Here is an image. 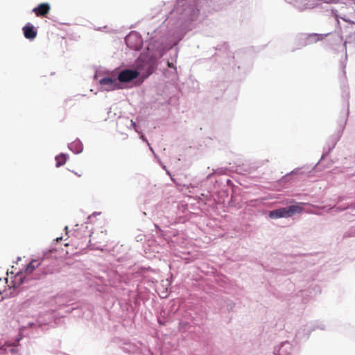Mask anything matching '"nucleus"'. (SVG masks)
<instances>
[{"label":"nucleus","mask_w":355,"mask_h":355,"mask_svg":"<svg viewBox=\"0 0 355 355\" xmlns=\"http://www.w3.org/2000/svg\"><path fill=\"white\" fill-rule=\"evenodd\" d=\"M300 336V331H298V332L297 333V334H296V336Z\"/></svg>","instance_id":"50"},{"label":"nucleus","mask_w":355,"mask_h":355,"mask_svg":"<svg viewBox=\"0 0 355 355\" xmlns=\"http://www.w3.org/2000/svg\"><path fill=\"white\" fill-rule=\"evenodd\" d=\"M102 28H103L99 27V28H98V30H101Z\"/></svg>","instance_id":"55"},{"label":"nucleus","mask_w":355,"mask_h":355,"mask_svg":"<svg viewBox=\"0 0 355 355\" xmlns=\"http://www.w3.org/2000/svg\"><path fill=\"white\" fill-rule=\"evenodd\" d=\"M216 90H217V89H216V88H215V87H214V88L212 89V92H213L214 94H215V93H218V92H216Z\"/></svg>","instance_id":"45"},{"label":"nucleus","mask_w":355,"mask_h":355,"mask_svg":"<svg viewBox=\"0 0 355 355\" xmlns=\"http://www.w3.org/2000/svg\"><path fill=\"white\" fill-rule=\"evenodd\" d=\"M343 97L346 101V105L340 112L339 118L337 120L338 127L336 131L327 139L325 146L323 148L322 156L318 163L313 166L312 170H315L320 163L331 153L343 136L349 114V103L348 101L349 98V93L347 92L345 94H343Z\"/></svg>","instance_id":"3"},{"label":"nucleus","mask_w":355,"mask_h":355,"mask_svg":"<svg viewBox=\"0 0 355 355\" xmlns=\"http://www.w3.org/2000/svg\"><path fill=\"white\" fill-rule=\"evenodd\" d=\"M302 205H306V203L294 202L286 207H279L268 211H266L265 214L271 219L287 218L295 214L302 213L304 211L302 207Z\"/></svg>","instance_id":"4"},{"label":"nucleus","mask_w":355,"mask_h":355,"mask_svg":"<svg viewBox=\"0 0 355 355\" xmlns=\"http://www.w3.org/2000/svg\"><path fill=\"white\" fill-rule=\"evenodd\" d=\"M3 300V297L2 296V293L0 291V302L2 301Z\"/></svg>","instance_id":"44"},{"label":"nucleus","mask_w":355,"mask_h":355,"mask_svg":"<svg viewBox=\"0 0 355 355\" xmlns=\"http://www.w3.org/2000/svg\"><path fill=\"white\" fill-rule=\"evenodd\" d=\"M23 338L22 329H20L15 338L6 341L3 345L0 346V355L6 354L8 352L11 355H21L19 347L20 346V341Z\"/></svg>","instance_id":"6"},{"label":"nucleus","mask_w":355,"mask_h":355,"mask_svg":"<svg viewBox=\"0 0 355 355\" xmlns=\"http://www.w3.org/2000/svg\"><path fill=\"white\" fill-rule=\"evenodd\" d=\"M352 236H355V227L350 228L347 232H346L344 234V236H343L344 238L352 237Z\"/></svg>","instance_id":"30"},{"label":"nucleus","mask_w":355,"mask_h":355,"mask_svg":"<svg viewBox=\"0 0 355 355\" xmlns=\"http://www.w3.org/2000/svg\"><path fill=\"white\" fill-rule=\"evenodd\" d=\"M75 173L76 175L79 176V177L80 176V175H78V173Z\"/></svg>","instance_id":"54"},{"label":"nucleus","mask_w":355,"mask_h":355,"mask_svg":"<svg viewBox=\"0 0 355 355\" xmlns=\"http://www.w3.org/2000/svg\"><path fill=\"white\" fill-rule=\"evenodd\" d=\"M121 349L124 352L132 355H139L141 352L139 347L132 343H124V345Z\"/></svg>","instance_id":"21"},{"label":"nucleus","mask_w":355,"mask_h":355,"mask_svg":"<svg viewBox=\"0 0 355 355\" xmlns=\"http://www.w3.org/2000/svg\"><path fill=\"white\" fill-rule=\"evenodd\" d=\"M202 0H177L174 8L170 12L166 20H168V32L175 36L179 43L185 34L194 28L200 14V3Z\"/></svg>","instance_id":"1"},{"label":"nucleus","mask_w":355,"mask_h":355,"mask_svg":"<svg viewBox=\"0 0 355 355\" xmlns=\"http://www.w3.org/2000/svg\"><path fill=\"white\" fill-rule=\"evenodd\" d=\"M301 171V168H297L291 172V174H297Z\"/></svg>","instance_id":"36"},{"label":"nucleus","mask_w":355,"mask_h":355,"mask_svg":"<svg viewBox=\"0 0 355 355\" xmlns=\"http://www.w3.org/2000/svg\"><path fill=\"white\" fill-rule=\"evenodd\" d=\"M165 171H166V174H167V175H168L171 177V180H172L173 182H175V180L173 178V177H172V175H171V172H170L169 171H168L167 169H166Z\"/></svg>","instance_id":"41"},{"label":"nucleus","mask_w":355,"mask_h":355,"mask_svg":"<svg viewBox=\"0 0 355 355\" xmlns=\"http://www.w3.org/2000/svg\"><path fill=\"white\" fill-rule=\"evenodd\" d=\"M94 79H97V73H95V74H94Z\"/></svg>","instance_id":"49"},{"label":"nucleus","mask_w":355,"mask_h":355,"mask_svg":"<svg viewBox=\"0 0 355 355\" xmlns=\"http://www.w3.org/2000/svg\"><path fill=\"white\" fill-rule=\"evenodd\" d=\"M227 171V168H223V167L218 168L216 169H214L213 170V173L209 174L207 176V179H210L214 173L219 174V175H223V174H225Z\"/></svg>","instance_id":"27"},{"label":"nucleus","mask_w":355,"mask_h":355,"mask_svg":"<svg viewBox=\"0 0 355 355\" xmlns=\"http://www.w3.org/2000/svg\"><path fill=\"white\" fill-rule=\"evenodd\" d=\"M64 230H65L66 231H68V226H65Z\"/></svg>","instance_id":"52"},{"label":"nucleus","mask_w":355,"mask_h":355,"mask_svg":"<svg viewBox=\"0 0 355 355\" xmlns=\"http://www.w3.org/2000/svg\"><path fill=\"white\" fill-rule=\"evenodd\" d=\"M55 252L56 250L55 249H50L48 251L44 252L43 257L45 259H49L51 256V254L55 253Z\"/></svg>","instance_id":"33"},{"label":"nucleus","mask_w":355,"mask_h":355,"mask_svg":"<svg viewBox=\"0 0 355 355\" xmlns=\"http://www.w3.org/2000/svg\"><path fill=\"white\" fill-rule=\"evenodd\" d=\"M259 165H254V166H248L247 164H243L242 166H237L236 171L238 173H243V172L251 173L252 172L254 171L257 168H259Z\"/></svg>","instance_id":"23"},{"label":"nucleus","mask_w":355,"mask_h":355,"mask_svg":"<svg viewBox=\"0 0 355 355\" xmlns=\"http://www.w3.org/2000/svg\"><path fill=\"white\" fill-rule=\"evenodd\" d=\"M40 265V263H39L36 266L33 264V261L28 263L26 265L25 267V272L27 274H31L33 272L37 267H38Z\"/></svg>","instance_id":"26"},{"label":"nucleus","mask_w":355,"mask_h":355,"mask_svg":"<svg viewBox=\"0 0 355 355\" xmlns=\"http://www.w3.org/2000/svg\"><path fill=\"white\" fill-rule=\"evenodd\" d=\"M331 11L337 21L338 26L340 25L339 19H341L348 24L343 30L346 33H349V35L355 33V21L350 20L345 14L339 13L338 10L334 8H331Z\"/></svg>","instance_id":"10"},{"label":"nucleus","mask_w":355,"mask_h":355,"mask_svg":"<svg viewBox=\"0 0 355 355\" xmlns=\"http://www.w3.org/2000/svg\"><path fill=\"white\" fill-rule=\"evenodd\" d=\"M48 322H45V323H43L41 320V318H39L36 322H29L28 324H27V326L26 327H23V329H26V327H28V328H33V327H38L39 328H42L43 325H46L47 324Z\"/></svg>","instance_id":"25"},{"label":"nucleus","mask_w":355,"mask_h":355,"mask_svg":"<svg viewBox=\"0 0 355 355\" xmlns=\"http://www.w3.org/2000/svg\"><path fill=\"white\" fill-rule=\"evenodd\" d=\"M50 10V3L48 2H43L33 8L32 12L35 13V15L38 17H45L49 13Z\"/></svg>","instance_id":"17"},{"label":"nucleus","mask_w":355,"mask_h":355,"mask_svg":"<svg viewBox=\"0 0 355 355\" xmlns=\"http://www.w3.org/2000/svg\"><path fill=\"white\" fill-rule=\"evenodd\" d=\"M62 239V236H60V237H58V238L56 239V241H61Z\"/></svg>","instance_id":"48"},{"label":"nucleus","mask_w":355,"mask_h":355,"mask_svg":"<svg viewBox=\"0 0 355 355\" xmlns=\"http://www.w3.org/2000/svg\"><path fill=\"white\" fill-rule=\"evenodd\" d=\"M69 155L66 153H60L55 157V166L59 168L62 166L69 159Z\"/></svg>","instance_id":"22"},{"label":"nucleus","mask_w":355,"mask_h":355,"mask_svg":"<svg viewBox=\"0 0 355 355\" xmlns=\"http://www.w3.org/2000/svg\"><path fill=\"white\" fill-rule=\"evenodd\" d=\"M27 281L26 275H22L21 272H18L11 281L10 287L15 290L19 288Z\"/></svg>","instance_id":"19"},{"label":"nucleus","mask_w":355,"mask_h":355,"mask_svg":"<svg viewBox=\"0 0 355 355\" xmlns=\"http://www.w3.org/2000/svg\"><path fill=\"white\" fill-rule=\"evenodd\" d=\"M21 260V257H17V261H20Z\"/></svg>","instance_id":"53"},{"label":"nucleus","mask_w":355,"mask_h":355,"mask_svg":"<svg viewBox=\"0 0 355 355\" xmlns=\"http://www.w3.org/2000/svg\"><path fill=\"white\" fill-rule=\"evenodd\" d=\"M218 58L223 59L222 62L224 65L228 64L231 65L233 64L232 67V73L234 76V78L237 80H241L248 73V72L250 71L251 69V64L250 62H239L237 64L235 63V61L234 62H231L230 64H228V62L225 60V57H216V60ZM219 62H221V60H219Z\"/></svg>","instance_id":"7"},{"label":"nucleus","mask_w":355,"mask_h":355,"mask_svg":"<svg viewBox=\"0 0 355 355\" xmlns=\"http://www.w3.org/2000/svg\"><path fill=\"white\" fill-rule=\"evenodd\" d=\"M218 97H219L218 96H215L216 98H218Z\"/></svg>","instance_id":"56"},{"label":"nucleus","mask_w":355,"mask_h":355,"mask_svg":"<svg viewBox=\"0 0 355 355\" xmlns=\"http://www.w3.org/2000/svg\"><path fill=\"white\" fill-rule=\"evenodd\" d=\"M99 214H100V213H98V212H94L92 216H89V219H90L92 216H97V215H99Z\"/></svg>","instance_id":"43"},{"label":"nucleus","mask_w":355,"mask_h":355,"mask_svg":"<svg viewBox=\"0 0 355 355\" xmlns=\"http://www.w3.org/2000/svg\"><path fill=\"white\" fill-rule=\"evenodd\" d=\"M224 302L228 311H232L235 306V303L231 300L227 299Z\"/></svg>","instance_id":"29"},{"label":"nucleus","mask_w":355,"mask_h":355,"mask_svg":"<svg viewBox=\"0 0 355 355\" xmlns=\"http://www.w3.org/2000/svg\"><path fill=\"white\" fill-rule=\"evenodd\" d=\"M217 87H219V90L222 92L225 90V85L224 83H220V85H217Z\"/></svg>","instance_id":"35"},{"label":"nucleus","mask_w":355,"mask_h":355,"mask_svg":"<svg viewBox=\"0 0 355 355\" xmlns=\"http://www.w3.org/2000/svg\"><path fill=\"white\" fill-rule=\"evenodd\" d=\"M226 182H227V184L229 185V186H231V185L233 184L232 181L230 179H228V178L226 180Z\"/></svg>","instance_id":"40"},{"label":"nucleus","mask_w":355,"mask_h":355,"mask_svg":"<svg viewBox=\"0 0 355 355\" xmlns=\"http://www.w3.org/2000/svg\"><path fill=\"white\" fill-rule=\"evenodd\" d=\"M167 63V65H168V70L171 71V73H176V71H177V68L174 65V64L173 63V62H169V61H167L166 62Z\"/></svg>","instance_id":"32"},{"label":"nucleus","mask_w":355,"mask_h":355,"mask_svg":"<svg viewBox=\"0 0 355 355\" xmlns=\"http://www.w3.org/2000/svg\"><path fill=\"white\" fill-rule=\"evenodd\" d=\"M214 49L215 51H216L214 56L220 58L225 57V60L228 62V64L234 62L235 57L230 52L229 44L227 42L218 44Z\"/></svg>","instance_id":"13"},{"label":"nucleus","mask_w":355,"mask_h":355,"mask_svg":"<svg viewBox=\"0 0 355 355\" xmlns=\"http://www.w3.org/2000/svg\"><path fill=\"white\" fill-rule=\"evenodd\" d=\"M317 329H319L320 330H324L325 325L321 322H315L313 324H311L310 326L308 327L307 329H304V331H307V332L306 333V338H308L310 334Z\"/></svg>","instance_id":"24"},{"label":"nucleus","mask_w":355,"mask_h":355,"mask_svg":"<svg viewBox=\"0 0 355 355\" xmlns=\"http://www.w3.org/2000/svg\"><path fill=\"white\" fill-rule=\"evenodd\" d=\"M346 199H347V196H338L335 199V202H336V205L330 207L329 208L327 212H329V211H331L332 210H334L336 212H341V211H345V210H347L348 209H351V208L355 209V205L354 204H351V205H347V204L338 205L342 201H343V200H345Z\"/></svg>","instance_id":"15"},{"label":"nucleus","mask_w":355,"mask_h":355,"mask_svg":"<svg viewBox=\"0 0 355 355\" xmlns=\"http://www.w3.org/2000/svg\"><path fill=\"white\" fill-rule=\"evenodd\" d=\"M141 139L144 142L146 143L148 146H149V142L145 136H141Z\"/></svg>","instance_id":"37"},{"label":"nucleus","mask_w":355,"mask_h":355,"mask_svg":"<svg viewBox=\"0 0 355 355\" xmlns=\"http://www.w3.org/2000/svg\"><path fill=\"white\" fill-rule=\"evenodd\" d=\"M348 35L351 36V35L346 33L341 28V33H338L331 35V39H332L333 41L330 42V45L338 51L346 50L347 40H344V37H347Z\"/></svg>","instance_id":"11"},{"label":"nucleus","mask_w":355,"mask_h":355,"mask_svg":"<svg viewBox=\"0 0 355 355\" xmlns=\"http://www.w3.org/2000/svg\"><path fill=\"white\" fill-rule=\"evenodd\" d=\"M159 164L162 166V168H164V170H166V166L161 161H159Z\"/></svg>","instance_id":"42"},{"label":"nucleus","mask_w":355,"mask_h":355,"mask_svg":"<svg viewBox=\"0 0 355 355\" xmlns=\"http://www.w3.org/2000/svg\"><path fill=\"white\" fill-rule=\"evenodd\" d=\"M118 82L121 83L122 89L127 88L129 84L133 83L137 78H140L139 71L135 69H124L118 72H114Z\"/></svg>","instance_id":"5"},{"label":"nucleus","mask_w":355,"mask_h":355,"mask_svg":"<svg viewBox=\"0 0 355 355\" xmlns=\"http://www.w3.org/2000/svg\"><path fill=\"white\" fill-rule=\"evenodd\" d=\"M149 146V149L150 150V151H152V152H153V155H154L155 157H156V158H157V154L155 153V151H154L153 148L150 146V144H149V146Z\"/></svg>","instance_id":"39"},{"label":"nucleus","mask_w":355,"mask_h":355,"mask_svg":"<svg viewBox=\"0 0 355 355\" xmlns=\"http://www.w3.org/2000/svg\"><path fill=\"white\" fill-rule=\"evenodd\" d=\"M293 349L292 344L286 340L282 342L277 347L274 348V355H291Z\"/></svg>","instance_id":"16"},{"label":"nucleus","mask_w":355,"mask_h":355,"mask_svg":"<svg viewBox=\"0 0 355 355\" xmlns=\"http://www.w3.org/2000/svg\"><path fill=\"white\" fill-rule=\"evenodd\" d=\"M171 48V44L163 38L150 40L146 48L135 61V67L139 71L141 83L155 71L159 59Z\"/></svg>","instance_id":"2"},{"label":"nucleus","mask_w":355,"mask_h":355,"mask_svg":"<svg viewBox=\"0 0 355 355\" xmlns=\"http://www.w3.org/2000/svg\"><path fill=\"white\" fill-rule=\"evenodd\" d=\"M329 34L302 33L297 36V44L300 46H306L318 41H322Z\"/></svg>","instance_id":"9"},{"label":"nucleus","mask_w":355,"mask_h":355,"mask_svg":"<svg viewBox=\"0 0 355 355\" xmlns=\"http://www.w3.org/2000/svg\"><path fill=\"white\" fill-rule=\"evenodd\" d=\"M158 322V324L160 325V326H164L165 325V322L161 319H158L157 320Z\"/></svg>","instance_id":"38"},{"label":"nucleus","mask_w":355,"mask_h":355,"mask_svg":"<svg viewBox=\"0 0 355 355\" xmlns=\"http://www.w3.org/2000/svg\"><path fill=\"white\" fill-rule=\"evenodd\" d=\"M189 187L194 188L195 186H194V184L191 183L189 186H187V188H189Z\"/></svg>","instance_id":"46"},{"label":"nucleus","mask_w":355,"mask_h":355,"mask_svg":"<svg viewBox=\"0 0 355 355\" xmlns=\"http://www.w3.org/2000/svg\"><path fill=\"white\" fill-rule=\"evenodd\" d=\"M191 327L190 322L187 321L180 320L179 322V330L185 331L187 329Z\"/></svg>","instance_id":"28"},{"label":"nucleus","mask_w":355,"mask_h":355,"mask_svg":"<svg viewBox=\"0 0 355 355\" xmlns=\"http://www.w3.org/2000/svg\"><path fill=\"white\" fill-rule=\"evenodd\" d=\"M128 47L133 49L140 48L142 43V38L139 33L135 31H130L124 38Z\"/></svg>","instance_id":"12"},{"label":"nucleus","mask_w":355,"mask_h":355,"mask_svg":"<svg viewBox=\"0 0 355 355\" xmlns=\"http://www.w3.org/2000/svg\"><path fill=\"white\" fill-rule=\"evenodd\" d=\"M131 125H132V126H136V125H136V123H135V122H134L132 120H131Z\"/></svg>","instance_id":"47"},{"label":"nucleus","mask_w":355,"mask_h":355,"mask_svg":"<svg viewBox=\"0 0 355 355\" xmlns=\"http://www.w3.org/2000/svg\"><path fill=\"white\" fill-rule=\"evenodd\" d=\"M135 240L137 242H144L146 240V236L143 233H139L135 236Z\"/></svg>","instance_id":"31"},{"label":"nucleus","mask_w":355,"mask_h":355,"mask_svg":"<svg viewBox=\"0 0 355 355\" xmlns=\"http://www.w3.org/2000/svg\"><path fill=\"white\" fill-rule=\"evenodd\" d=\"M321 293L320 286L318 285H311L308 289L301 290L298 296L302 297V303L309 302V299L315 297L317 294Z\"/></svg>","instance_id":"14"},{"label":"nucleus","mask_w":355,"mask_h":355,"mask_svg":"<svg viewBox=\"0 0 355 355\" xmlns=\"http://www.w3.org/2000/svg\"><path fill=\"white\" fill-rule=\"evenodd\" d=\"M24 36L26 39L29 40H33L37 35V31L36 28L31 23L28 22L22 28Z\"/></svg>","instance_id":"18"},{"label":"nucleus","mask_w":355,"mask_h":355,"mask_svg":"<svg viewBox=\"0 0 355 355\" xmlns=\"http://www.w3.org/2000/svg\"><path fill=\"white\" fill-rule=\"evenodd\" d=\"M288 175H289V173H288L286 175L284 176L283 178L286 179Z\"/></svg>","instance_id":"51"},{"label":"nucleus","mask_w":355,"mask_h":355,"mask_svg":"<svg viewBox=\"0 0 355 355\" xmlns=\"http://www.w3.org/2000/svg\"><path fill=\"white\" fill-rule=\"evenodd\" d=\"M98 83L102 91L112 92L122 89L115 73H113L112 76H103L98 80Z\"/></svg>","instance_id":"8"},{"label":"nucleus","mask_w":355,"mask_h":355,"mask_svg":"<svg viewBox=\"0 0 355 355\" xmlns=\"http://www.w3.org/2000/svg\"><path fill=\"white\" fill-rule=\"evenodd\" d=\"M67 147L76 155L81 153L84 148L83 144L78 138H76L73 141L68 144Z\"/></svg>","instance_id":"20"},{"label":"nucleus","mask_w":355,"mask_h":355,"mask_svg":"<svg viewBox=\"0 0 355 355\" xmlns=\"http://www.w3.org/2000/svg\"><path fill=\"white\" fill-rule=\"evenodd\" d=\"M340 68L342 69V75L343 78L346 77V71H345V67H346V62L345 60L340 61Z\"/></svg>","instance_id":"34"}]
</instances>
